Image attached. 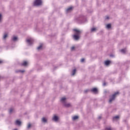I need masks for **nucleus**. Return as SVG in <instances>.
<instances>
[{"mask_svg": "<svg viewBox=\"0 0 130 130\" xmlns=\"http://www.w3.org/2000/svg\"><path fill=\"white\" fill-rule=\"evenodd\" d=\"M84 61H85V59L84 58H82L81 59V62H84Z\"/></svg>", "mask_w": 130, "mask_h": 130, "instance_id": "26", "label": "nucleus"}, {"mask_svg": "<svg viewBox=\"0 0 130 130\" xmlns=\"http://www.w3.org/2000/svg\"><path fill=\"white\" fill-rule=\"evenodd\" d=\"M76 72H77V70L76 69H74L72 71V75L74 76V75L76 74Z\"/></svg>", "mask_w": 130, "mask_h": 130, "instance_id": "16", "label": "nucleus"}, {"mask_svg": "<svg viewBox=\"0 0 130 130\" xmlns=\"http://www.w3.org/2000/svg\"><path fill=\"white\" fill-rule=\"evenodd\" d=\"M0 79H1V77H0Z\"/></svg>", "mask_w": 130, "mask_h": 130, "instance_id": "35", "label": "nucleus"}, {"mask_svg": "<svg viewBox=\"0 0 130 130\" xmlns=\"http://www.w3.org/2000/svg\"><path fill=\"white\" fill-rule=\"evenodd\" d=\"M79 118V117L78 116H75L73 117V120H76V119H78Z\"/></svg>", "mask_w": 130, "mask_h": 130, "instance_id": "15", "label": "nucleus"}, {"mask_svg": "<svg viewBox=\"0 0 130 130\" xmlns=\"http://www.w3.org/2000/svg\"><path fill=\"white\" fill-rule=\"evenodd\" d=\"M53 120H54V121H57V120H58V117L54 115L53 117Z\"/></svg>", "mask_w": 130, "mask_h": 130, "instance_id": "6", "label": "nucleus"}, {"mask_svg": "<svg viewBox=\"0 0 130 130\" xmlns=\"http://www.w3.org/2000/svg\"><path fill=\"white\" fill-rule=\"evenodd\" d=\"M91 92H93V93H97L98 91V89L96 88H93L91 90Z\"/></svg>", "mask_w": 130, "mask_h": 130, "instance_id": "5", "label": "nucleus"}, {"mask_svg": "<svg viewBox=\"0 0 130 130\" xmlns=\"http://www.w3.org/2000/svg\"><path fill=\"white\" fill-rule=\"evenodd\" d=\"M64 105L66 107H71V106L70 104H64Z\"/></svg>", "mask_w": 130, "mask_h": 130, "instance_id": "11", "label": "nucleus"}, {"mask_svg": "<svg viewBox=\"0 0 130 130\" xmlns=\"http://www.w3.org/2000/svg\"><path fill=\"white\" fill-rule=\"evenodd\" d=\"M31 127V124L29 123L27 125V128H29Z\"/></svg>", "mask_w": 130, "mask_h": 130, "instance_id": "25", "label": "nucleus"}, {"mask_svg": "<svg viewBox=\"0 0 130 130\" xmlns=\"http://www.w3.org/2000/svg\"><path fill=\"white\" fill-rule=\"evenodd\" d=\"M119 118V116H116L113 118V120H115V119H118Z\"/></svg>", "mask_w": 130, "mask_h": 130, "instance_id": "12", "label": "nucleus"}, {"mask_svg": "<svg viewBox=\"0 0 130 130\" xmlns=\"http://www.w3.org/2000/svg\"><path fill=\"white\" fill-rule=\"evenodd\" d=\"M28 64V62L26 61H24L22 63H21V66H23V67H26Z\"/></svg>", "mask_w": 130, "mask_h": 130, "instance_id": "7", "label": "nucleus"}, {"mask_svg": "<svg viewBox=\"0 0 130 130\" xmlns=\"http://www.w3.org/2000/svg\"><path fill=\"white\" fill-rule=\"evenodd\" d=\"M15 123L16 124H17V125H21V121L18 120L16 121Z\"/></svg>", "mask_w": 130, "mask_h": 130, "instance_id": "8", "label": "nucleus"}, {"mask_svg": "<svg viewBox=\"0 0 130 130\" xmlns=\"http://www.w3.org/2000/svg\"><path fill=\"white\" fill-rule=\"evenodd\" d=\"M101 118H102V117H101V116H99V119H101Z\"/></svg>", "mask_w": 130, "mask_h": 130, "instance_id": "32", "label": "nucleus"}, {"mask_svg": "<svg viewBox=\"0 0 130 130\" xmlns=\"http://www.w3.org/2000/svg\"><path fill=\"white\" fill-rule=\"evenodd\" d=\"M34 6H41L42 1L41 0H36L34 3Z\"/></svg>", "mask_w": 130, "mask_h": 130, "instance_id": "3", "label": "nucleus"}, {"mask_svg": "<svg viewBox=\"0 0 130 130\" xmlns=\"http://www.w3.org/2000/svg\"><path fill=\"white\" fill-rule=\"evenodd\" d=\"M7 37H8V34H5V35L3 37L4 39H6V38H7Z\"/></svg>", "mask_w": 130, "mask_h": 130, "instance_id": "21", "label": "nucleus"}, {"mask_svg": "<svg viewBox=\"0 0 130 130\" xmlns=\"http://www.w3.org/2000/svg\"><path fill=\"white\" fill-rule=\"evenodd\" d=\"M2 20V14H0V21Z\"/></svg>", "mask_w": 130, "mask_h": 130, "instance_id": "30", "label": "nucleus"}, {"mask_svg": "<svg viewBox=\"0 0 130 130\" xmlns=\"http://www.w3.org/2000/svg\"><path fill=\"white\" fill-rule=\"evenodd\" d=\"M72 10H73V7H69L67 9L66 12L67 13H69V12H70V11H72Z\"/></svg>", "mask_w": 130, "mask_h": 130, "instance_id": "9", "label": "nucleus"}, {"mask_svg": "<svg viewBox=\"0 0 130 130\" xmlns=\"http://www.w3.org/2000/svg\"><path fill=\"white\" fill-rule=\"evenodd\" d=\"M73 31L75 32V35L73 36V38L75 40H79L80 39V35H81V30L78 29H74Z\"/></svg>", "mask_w": 130, "mask_h": 130, "instance_id": "1", "label": "nucleus"}, {"mask_svg": "<svg viewBox=\"0 0 130 130\" xmlns=\"http://www.w3.org/2000/svg\"><path fill=\"white\" fill-rule=\"evenodd\" d=\"M119 94V92L118 91H117L115 92L114 94H113L110 98L109 102L110 103H111L113 100L115 99V97H116V95H118Z\"/></svg>", "mask_w": 130, "mask_h": 130, "instance_id": "2", "label": "nucleus"}, {"mask_svg": "<svg viewBox=\"0 0 130 130\" xmlns=\"http://www.w3.org/2000/svg\"><path fill=\"white\" fill-rule=\"evenodd\" d=\"M106 85V83H104V84H103V86H105Z\"/></svg>", "mask_w": 130, "mask_h": 130, "instance_id": "33", "label": "nucleus"}, {"mask_svg": "<svg viewBox=\"0 0 130 130\" xmlns=\"http://www.w3.org/2000/svg\"><path fill=\"white\" fill-rule=\"evenodd\" d=\"M13 111H14V109H10L9 110V113H12Z\"/></svg>", "mask_w": 130, "mask_h": 130, "instance_id": "23", "label": "nucleus"}, {"mask_svg": "<svg viewBox=\"0 0 130 130\" xmlns=\"http://www.w3.org/2000/svg\"><path fill=\"white\" fill-rule=\"evenodd\" d=\"M91 32H94V31H96V28L95 27L92 28L91 29Z\"/></svg>", "mask_w": 130, "mask_h": 130, "instance_id": "22", "label": "nucleus"}, {"mask_svg": "<svg viewBox=\"0 0 130 130\" xmlns=\"http://www.w3.org/2000/svg\"><path fill=\"white\" fill-rule=\"evenodd\" d=\"M107 28L108 29H109V28H111V24H107Z\"/></svg>", "mask_w": 130, "mask_h": 130, "instance_id": "18", "label": "nucleus"}, {"mask_svg": "<svg viewBox=\"0 0 130 130\" xmlns=\"http://www.w3.org/2000/svg\"><path fill=\"white\" fill-rule=\"evenodd\" d=\"M109 63H110V61L109 60H107L105 62V64H106V66H108Z\"/></svg>", "mask_w": 130, "mask_h": 130, "instance_id": "10", "label": "nucleus"}, {"mask_svg": "<svg viewBox=\"0 0 130 130\" xmlns=\"http://www.w3.org/2000/svg\"><path fill=\"white\" fill-rule=\"evenodd\" d=\"M106 130H112V128L109 127V128H106Z\"/></svg>", "mask_w": 130, "mask_h": 130, "instance_id": "27", "label": "nucleus"}, {"mask_svg": "<svg viewBox=\"0 0 130 130\" xmlns=\"http://www.w3.org/2000/svg\"><path fill=\"white\" fill-rule=\"evenodd\" d=\"M88 92V90H85V92Z\"/></svg>", "mask_w": 130, "mask_h": 130, "instance_id": "34", "label": "nucleus"}, {"mask_svg": "<svg viewBox=\"0 0 130 130\" xmlns=\"http://www.w3.org/2000/svg\"><path fill=\"white\" fill-rule=\"evenodd\" d=\"M126 52V50L125 49H123L121 50V52H122V53H125Z\"/></svg>", "mask_w": 130, "mask_h": 130, "instance_id": "13", "label": "nucleus"}, {"mask_svg": "<svg viewBox=\"0 0 130 130\" xmlns=\"http://www.w3.org/2000/svg\"><path fill=\"white\" fill-rule=\"evenodd\" d=\"M108 19H109V16H106V19L108 20Z\"/></svg>", "mask_w": 130, "mask_h": 130, "instance_id": "28", "label": "nucleus"}, {"mask_svg": "<svg viewBox=\"0 0 130 130\" xmlns=\"http://www.w3.org/2000/svg\"><path fill=\"white\" fill-rule=\"evenodd\" d=\"M42 49V45H41L40 46H39L37 48L38 50H40V49Z\"/></svg>", "mask_w": 130, "mask_h": 130, "instance_id": "19", "label": "nucleus"}, {"mask_svg": "<svg viewBox=\"0 0 130 130\" xmlns=\"http://www.w3.org/2000/svg\"><path fill=\"white\" fill-rule=\"evenodd\" d=\"M42 121H43V122H46V121H47V120L46 119V118H42Z\"/></svg>", "mask_w": 130, "mask_h": 130, "instance_id": "17", "label": "nucleus"}, {"mask_svg": "<svg viewBox=\"0 0 130 130\" xmlns=\"http://www.w3.org/2000/svg\"><path fill=\"white\" fill-rule=\"evenodd\" d=\"M26 42H27V43H28V44H32V43H33L34 42V41L32 39H28L26 40Z\"/></svg>", "mask_w": 130, "mask_h": 130, "instance_id": "4", "label": "nucleus"}, {"mask_svg": "<svg viewBox=\"0 0 130 130\" xmlns=\"http://www.w3.org/2000/svg\"><path fill=\"white\" fill-rule=\"evenodd\" d=\"M20 73H24V72H25V71L20 70Z\"/></svg>", "mask_w": 130, "mask_h": 130, "instance_id": "29", "label": "nucleus"}, {"mask_svg": "<svg viewBox=\"0 0 130 130\" xmlns=\"http://www.w3.org/2000/svg\"><path fill=\"white\" fill-rule=\"evenodd\" d=\"M18 39V38H17V37H13L12 40H13V41H16V40H17Z\"/></svg>", "mask_w": 130, "mask_h": 130, "instance_id": "20", "label": "nucleus"}, {"mask_svg": "<svg viewBox=\"0 0 130 130\" xmlns=\"http://www.w3.org/2000/svg\"><path fill=\"white\" fill-rule=\"evenodd\" d=\"M0 63H3V61L2 60H0Z\"/></svg>", "mask_w": 130, "mask_h": 130, "instance_id": "31", "label": "nucleus"}, {"mask_svg": "<svg viewBox=\"0 0 130 130\" xmlns=\"http://www.w3.org/2000/svg\"><path fill=\"white\" fill-rule=\"evenodd\" d=\"M75 46H73L72 47H71V51H73V50H75Z\"/></svg>", "mask_w": 130, "mask_h": 130, "instance_id": "24", "label": "nucleus"}, {"mask_svg": "<svg viewBox=\"0 0 130 130\" xmlns=\"http://www.w3.org/2000/svg\"><path fill=\"white\" fill-rule=\"evenodd\" d=\"M67 100V99L66 98H62L61 99V102H64Z\"/></svg>", "mask_w": 130, "mask_h": 130, "instance_id": "14", "label": "nucleus"}]
</instances>
